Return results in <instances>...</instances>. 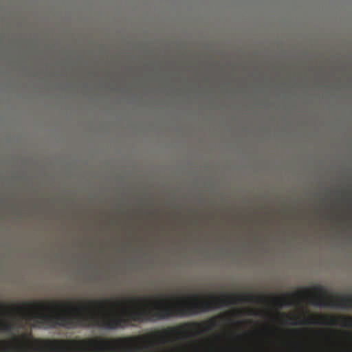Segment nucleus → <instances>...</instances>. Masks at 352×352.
Returning a JSON list of instances; mask_svg holds the SVG:
<instances>
[{"mask_svg":"<svg viewBox=\"0 0 352 352\" xmlns=\"http://www.w3.org/2000/svg\"><path fill=\"white\" fill-rule=\"evenodd\" d=\"M192 337V323L157 331L150 336H128L114 339L58 340L34 339L36 352H134L154 346L155 340L164 344L168 340H186Z\"/></svg>","mask_w":352,"mask_h":352,"instance_id":"1","label":"nucleus"},{"mask_svg":"<svg viewBox=\"0 0 352 352\" xmlns=\"http://www.w3.org/2000/svg\"><path fill=\"white\" fill-rule=\"evenodd\" d=\"M292 296L298 303L306 300L309 304L317 307H339L345 309L352 308V295H330L321 287H315L312 289L306 288L298 290Z\"/></svg>","mask_w":352,"mask_h":352,"instance_id":"2","label":"nucleus"},{"mask_svg":"<svg viewBox=\"0 0 352 352\" xmlns=\"http://www.w3.org/2000/svg\"><path fill=\"white\" fill-rule=\"evenodd\" d=\"M283 318H284L283 322L285 324L296 325V324H335L337 322L338 318L340 319L342 324L344 327H352V316H340L339 318H336L333 316H329L327 315H321V316H315L313 314H309L306 319L302 320L300 317H299L298 320L296 322H290V320H296V318L290 317L289 315L286 314H282Z\"/></svg>","mask_w":352,"mask_h":352,"instance_id":"3","label":"nucleus"},{"mask_svg":"<svg viewBox=\"0 0 352 352\" xmlns=\"http://www.w3.org/2000/svg\"><path fill=\"white\" fill-rule=\"evenodd\" d=\"M88 304L89 306L93 307L94 308L104 309L106 308L107 304L113 303L109 299L106 300H89Z\"/></svg>","mask_w":352,"mask_h":352,"instance_id":"4","label":"nucleus"},{"mask_svg":"<svg viewBox=\"0 0 352 352\" xmlns=\"http://www.w3.org/2000/svg\"><path fill=\"white\" fill-rule=\"evenodd\" d=\"M14 328V324L8 322H0V331H10Z\"/></svg>","mask_w":352,"mask_h":352,"instance_id":"5","label":"nucleus"},{"mask_svg":"<svg viewBox=\"0 0 352 352\" xmlns=\"http://www.w3.org/2000/svg\"><path fill=\"white\" fill-rule=\"evenodd\" d=\"M274 302L278 305L279 307H281L283 303H285L287 302V305H292L291 302H289L287 300V297L286 296H284V297H276L274 298Z\"/></svg>","mask_w":352,"mask_h":352,"instance_id":"6","label":"nucleus"},{"mask_svg":"<svg viewBox=\"0 0 352 352\" xmlns=\"http://www.w3.org/2000/svg\"><path fill=\"white\" fill-rule=\"evenodd\" d=\"M247 314L249 316H254V315H256L257 313L253 309H249L248 310Z\"/></svg>","mask_w":352,"mask_h":352,"instance_id":"7","label":"nucleus"},{"mask_svg":"<svg viewBox=\"0 0 352 352\" xmlns=\"http://www.w3.org/2000/svg\"><path fill=\"white\" fill-rule=\"evenodd\" d=\"M211 322H212V324H214V319H211Z\"/></svg>","mask_w":352,"mask_h":352,"instance_id":"8","label":"nucleus"}]
</instances>
